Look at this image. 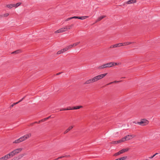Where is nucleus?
I'll use <instances>...</instances> for the list:
<instances>
[{
  "mask_svg": "<svg viewBox=\"0 0 160 160\" xmlns=\"http://www.w3.org/2000/svg\"><path fill=\"white\" fill-rule=\"evenodd\" d=\"M61 73V72H59V73H57L56 74V75H59Z\"/></svg>",
  "mask_w": 160,
  "mask_h": 160,
  "instance_id": "obj_48",
  "label": "nucleus"
},
{
  "mask_svg": "<svg viewBox=\"0 0 160 160\" xmlns=\"http://www.w3.org/2000/svg\"><path fill=\"white\" fill-rule=\"evenodd\" d=\"M131 137H132L131 135H128L124 137H125V138L126 141H127V140H130V139H131Z\"/></svg>",
  "mask_w": 160,
  "mask_h": 160,
  "instance_id": "obj_14",
  "label": "nucleus"
},
{
  "mask_svg": "<svg viewBox=\"0 0 160 160\" xmlns=\"http://www.w3.org/2000/svg\"><path fill=\"white\" fill-rule=\"evenodd\" d=\"M89 17V16H83V17H78V19H80L81 20H83L85 19L86 18H88Z\"/></svg>",
  "mask_w": 160,
  "mask_h": 160,
  "instance_id": "obj_19",
  "label": "nucleus"
},
{
  "mask_svg": "<svg viewBox=\"0 0 160 160\" xmlns=\"http://www.w3.org/2000/svg\"><path fill=\"white\" fill-rule=\"evenodd\" d=\"M71 110V108L70 107H69L67 108H63L60 109V111H65Z\"/></svg>",
  "mask_w": 160,
  "mask_h": 160,
  "instance_id": "obj_18",
  "label": "nucleus"
},
{
  "mask_svg": "<svg viewBox=\"0 0 160 160\" xmlns=\"http://www.w3.org/2000/svg\"><path fill=\"white\" fill-rule=\"evenodd\" d=\"M7 7L8 8H9L10 7V5H7Z\"/></svg>",
  "mask_w": 160,
  "mask_h": 160,
  "instance_id": "obj_49",
  "label": "nucleus"
},
{
  "mask_svg": "<svg viewBox=\"0 0 160 160\" xmlns=\"http://www.w3.org/2000/svg\"><path fill=\"white\" fill-rule=\"evenodd\" d=\"M22 148H20L14 150L11 152V156L12 157L15 154L21 152L22 150Z\"/></svg>",
  "mask_w": 160,
  "mask_h": 160,
  "instance_id": "obj_3",
  "label": "nucleus"
},
{
  "mask_svg": "<svg viewBox=\"0 0 160 160\" xmlns=\"http://www.w3.org/2000/svg\"><path fill=\"white\" fill-rule=\"evenodd\" d=\"M10 158V153L0 158V160H7Z\"/></svg>",
  "mask_w": 160,
  "mask_h": 160,
  "instance_id": "obj_5",
  "label": "nucleus"
},
{
  "mask_svg": "<svg viewBox=\"0 0 160 160\" xmlns=\"http://www.w3.org/2000/svg\"><path fill=\"white\" fill-rule=\"evenodd\" d=\"M34 123V124H35V123H38V122H33Z\"/></svg>",
  "mask_w": 160,
  "mask_h": 160,
  "instance_id": "obj_52",
  "label": "nucleus"
},
{
  "mask_svg": "<svg viewBox=\"0 0 160 160\" xmlns=\"http://www.w3.org/2000/svg\"><path fill=\"white\" fill-rule=\"evenodd\" d=\"M115 160H120L119 158L115 159Z\"/></svg>",
  "mask_w": 160,
  "mask_h": 160,
  "instance_id": "obj_54",
  "label": "nucleus"
},
{
  "mask_svg": "<svg viewBox=\"0 0 160 160\" xmlns=\"http://www.w3.org/2000/svg\"><path fill=\"white\" fill-rule=\"evenodd\" d=\"M68 48H67V47H66L65 48H63L62 49L63 50V51H64V52H65V51H67L68 50Z\"/></svg>",
  "mask_w": 160,
  "mask_h": 160,
  "instance_id": "obj_32",
  "label": "nucleus"
},
{
  "mask_svg": "<svg viewBox=\"0 0 160 160\" xmlns=\"http://www.w3.org/2000/svg\"><path fill=\"white\" fill-rule=\"evenodd\" d=\"M3 17V15H0V18H2Z\"/></svg>",
  "mask_w": 160,
  "mask_h": 160,
  "instance_id": "obj_47",
  "label": "nucleus"
},
{
  "mask_svg": "<svg viewBox=\"0 0 160 160\" xmlns=\"http://www.w3.org/2000/svg\"><path fill=\"white\" fill-rule=\"evenodd\" d=\"M50 117H51V116H49V117H47V118H45V119H46V120H47L49 118H50Z\"/></svg>",
  "mask_w": 160,
  "mask_h": 160,
  "instance_id": "obj_45",
  "label": "nucleus"
},
{
  "mask_svg": "<svg viewBox=\"0 0 160 160\" xmlns=\"http://www.w3.org/2000/svg\"><path fill=\"white\" fill-rule=\"evenodd\" d=\"M136 42H123L124 46H127L129 44L135 43Z\"/></svg>",
  "mask_w": 160,
  "mask_h": 160,
  "instance_id": "obj_10",
  "label": "nucleus"
},
{
  "mask_svg": "<svg viewBox=\"0 0 160 160\" xmlns=\"http://www.w3.org/2000/svg\"><path fill=\"white\" fill-rule=\"evenodd\" d=\"M107 73H104L103 74H100L97 76L92 78H91L88 80H87L84 84H89L91 83H93L94 82L97 81H98L100 80L105 76Z\"/></svg>",
  "mask_w": 160,
  "mask_h": 160,
  "instance_id": "obj_1",
  "label": "nucleus"
},
{
  "mask_svg": "<svg viewBox=\"0 0 160 160\" xmlns=\"http://www.w3.org/2000/svg\"><path fill=\"white\" fill-rule=\"evenodd\" d=\"M21 52V51L20 50H17L16 51H14L12 52L11 53V54H18L20 53Z\"/></svg>",
  "mask_w": 160,
  "mask_h": 160,
  "instance_id": "obj_16",
  "label": "nucleus"
},
{
  "mask_svg": "<svg viewBox=\"0 0 160 160\" xmlns=\"http://www.w3.org/2000/svg\"><path fill=\"white\" fill-rule=\"evenodd\" d=\"M121 82V81H114L113 82V83H116L118 82Z\"/></svg>",
  "mask_w": 160,
  "mask_h": 160,
  "instance_id": "obj_42",
  "label": "nucleus"
},
{
  "mask_svg": "<svg viewBox=\"0 0 160 160\" xmlns=\"http://www.w3.org/2000/svg\"><path fill=\"white\" fill-rule=\"evenodd\" d=\"M127 158V156H124L119 158L120 160H125Z\"/></svg>",
  "mask_w": 160,
  "mask_h": 160,
  "instance_id": "obj_24",
  "label": "nucleus"
},
{
  "mask_svg": "<svg viewBox=\"0 0 160 160\" xmlns=\"http://www.w3.org/2000/svg\"><path fill=\"white\" fill-rule=\"evenodd\" d=\"M45 121H46V120L45 118L42 119L40 120V121H41V122H44Z\"/></svg>",
  "mask_w": 160,
  "mask_h": 160,
  "instance_id": "obj_40",
  "label": "nucleus"
},
{
  "mask_svg": "<svg viewBox=\"0 0 160 160\" xmlns=\"http://www.w3.org/2000/svg\"><path fill=\"white\" fill-rule=\"evenodd\" d=\"M119 6H122V5H119Z\"/></svg>",
  "mask_w": 160,
  "mask_h": 160,
  "instance_id": "obj_56",
  "label": "nucleus"
},
{
  "mask_svg": "<svg viewBox=\"0 0 160 160\" xmlns=\"http://www.w3.org/2000/svg\"><path fill=\"white\" fill-rule=\"evenodd\" d=\"M82 108V106H76L71 108V110L79 109Z\"/></svg>",
  "mask_w": 160,
  "mask_h": 160,
  "instance_id": "obj_12",
  "label": "nucleus"
},
{
  "mask_svg": "<svg viewBox=\"0 0 160 160\" xmlns=\"http://www.w3.org/2000/svg\"><path fill=\"white\" fill-rule=\"evenodd\" d=\"M105 17V16H101V17H99L98 18V19L97 20L96 22H98L99 21H100V20H101L103 18Z\"/></svg>",
  "mask_w": 160,
  "mask_h": 160,
  "instance_id": "obj_20",
  "label": "nucleus"
},
{
  "mask_svg": "<svg viewBox=\"0 0 160 160\" xmlns=\"http://www.w3.org/2000/svg\"><path fill=\"white\" fill-rule=\"evenodd\" d=\"M73 128V126H70L69 127L68 129H67L64 132V134H66L69 131L71 130Z\"/></svg>",
  "mask_w": 160,
  "mask_h": 160,
  "instance_id": "obj_9",
  "label": "nucleus"
},
{
  "mask_svg": "<svg viewBox=\"0 0 160 160\" xmlns=\"http://www.w3.org/2000/svg\"><path fill=\"white\" fill-rule=\"evenodd\" d=\"M72 19V18H71H71H67L66 20H65V21H69L71 19Z\"/></svg>",
  "mask_w": 160,
  "mask_h": 160,
  "instance_id": "obj_39",
  "label": "nucleus"
},
{
  "mask_svg": "<svg viewBox=\"0 0 160 160\" xmlns=\"http://www.w3.org/2000/svg\"><path fill=\"white\" fill-rule=\"evenodd\" d=\"M20 158L19 156H18L14 158L11 160H18Z\"/></svg>",
  "mask_w": 160,
  "mask_h": 160,
  "instance_id": "obj_27",
  "label": "nucleus"
},
{
  "mask_svg": "<svg viewBox=\"0 0 160 160\" xmlns=\"http://www.w3.org/2000/svg\"><path fill=\"white\" fill-rule=\"evenodd\" d=\"M15 4H11V8H12L13 7H15L16 8Z\"/></svg>",
  "mask_w": 160,
  "mask_h": 160,
  "instance_id": "obj_36",
  "label": "nucleus"
},
{
  "mask_svg": "<svg viewBox=\"0 0 160 160\" xmlns=\"http://www.w3.org/2000/svg\"><path fill=\"white\" fill-rule=\"evenodd\" d=\"M149 123V121L146 119H141L140 122H137V123L142 126H146Z\"/></svg>",
  "mask_w": 160,
  "mask_h": 160,
  "instance_id": "obj_2",
  "label": "nucleus"
},
{
  "mask_svg": "<svg viewBox=\"0 0 160 160\" xmlns=\"http://www.w3.org/2000/svg\"><path fill=\"white\" fill-rule=\"evenodd\" d=\"M125 77H122L121 78H125Z\"/></svg>",
  "mask_w": 160,
  "mask_h": 160,
  "instance_id": "obj_55",
  "label": "nucleus"
},
{
  "mask_svg": "<svg viewBox=\"0 0 160 160\" xmlns=\"http://www.w3.org/2000/svg\"><path fill=\"white\" fill-rule=\"evenodd\" d=\"M24 98H25V97H23L18 102H17L14 103L13 104H12L11 105V107H13L14 105H15L17 104L19 102H21L22 100Z\"/></svg>",
  "mask_w": 160,
  "mask_h": 160,
  "instance_id": "obj_15",
  "label": "nucleus"
},
{
  "mask_svg": "<svg viewBox=\"0 0 160 160\" xmlns=\"http://www.w3.org/2000/svg\"><path fill=\"white\" fill-rule=\"evenodd\" d=\"M158 154V153H156L155 154H154V155H155V156H156V155H157Z\"/></svg>",
  "mask_w": 160,
  "mask_h": 160,
  "instance_id": "obj_53",
  "label": "nucleus"
},
{
  "mask_svg": "<svg viewBox=\"0 0 160 160\" xmlns=\"http://www.w3.org/2000/svg\"><path fill=\"white\" fill-rule=\"evenodd\" d=\"M64 51H63L62 49H61V50L58 51L57 52V54H60L62 53H63Z\"/></svg>",
  "mask_w": 160,
  "mask_h": 160,
  "instance_id": "obj_25",
  "label": "nucleus"
},
{
  "mask_svg": "<svg viewBox=\"0 0 160 160\" xmlns=\"http://www.w3.org/2000/svg\"><path fill=\"white\" fill-rule=\"evenodd\" d=\"M106 68H110L114 65H117V63L114 62H110L105 64Z\"/></svg>",
  "mask_w": 160,
  "mask_h": 160,
  "instance_id": "obj_6",
  "label": "nucleus"
},
{
  "mask_svg": "<svg viewBox=\"0 0 160 160\" xmlns=\"http://www.w3.org/2000/svg\"><path fill=\"white\" fill-rule=\"evenodd\" d=\"M41 122V121H40V120H39L38 122V124H39V123H40Z\"/></svg>",
  "mask_w": 160,
  "mask_h": 160,
  "instance_id": "obj_51",
  "label": "nucleus"
},
{
  "mask_svg": "<svg viewBox=\"0 0 160 160\" xmlns=\"http://www.w3.org/2000/svg\"><path fill=\"white\" fill-rule=\"evenodd\" d=\"M2 15H3V17H7L9 15V14L8 13H7L4 14Z\"/></svg>",
  "mask_w": 160,
  "mask_h": 160,
  "instance_id": "obj_33",
  "label": "nucleus"
},
{
  "mask_svg": "<svg viewBox=\"0 0 160 160\" xmlns=\"http://www.w3.org/2000/svg\"><path fill=\"white\" fill-rule=\"evenodd\" d=\"M155 156V155H154L153 156H151V157H149V158H150V159H152V158H153Z\"/></svg>",
  "mask_w": 160,
  "mask_h": 160,
  "instance_id": "obj_43",
  "label": "nucleus"
},
{
  "mask_svg": "<svg viewBox=\"0 0 160 160\" xmlns=\"http://www.w3.org/2000/svg\"><path fill=\"white\" fill-rule=\"evenodd\" d=\"M74 24H72L71 25L66 26V28H67V30L69 29H71L72 28Z\"/></svg>",
  "mask_w": 160,
  "mask_h": 160,
  "instance_id": "obj_13",
  "label": "nucleus"
},
{
  "mask_svg": "<svg viewBox=\"0 0 160 160\" xmlns=\"http://www.w3.org/2000/svg\"><path fill=\"white\" fill-rule=\"evenodd\" d=\"M72 19H78V17L77 16H74L72 17Z\"/></svg>",
  "mask_w": 160,
  "mask_h": 160,
  "instance_id": "obj_37",
  "label": "nucleus"
},
{
  "mask_svg": "<svg viewBox=\"0 0 160 160\" xmlns=\"http://www.w3.org/2000/svg\"><path fill=\"white\" fill-rule=\"evenodd\" d=\"M129 150V148L123 149L119 151L120 153L121 154L125 152L128 151Z\"/></svg>",
  "mask_w": 160,
  "mask_h": 160,
  "instance_id": "obj_7",
  "label": "nucleus"
},
{
  "mask_svg": "<svg viewBox=\"0 0 160 160\" xmlns=\"http://www.w3.org/2000/svg\"><path fill=\"white\" fill-rule=\"evenodd\" d=\"M22 142V141L19 138V139L15 140L14 141L13 143H19L21 142Z\"/></svg>",
  "mask_w": 160,
  "mask_h": 160,
  "instance_id": "obj_17",
  "label": "nucleus"
},
{
  "mask_svg": "<svg viewBox=\"0 0 160 160\" xmlns=\"http://www.w3.org/2000/svg\"><path fill=\"white\" fill-rule=\"evenodd\" d=\"M73 47V46H72V45H70L68 46L67 47L68 48V49H69L70 48H72Z\"/></svg>",
  "mask_w": 160,
  "mask_h": 160,
  "instance_id": "obj_35",
  "label": "nucleus"
},
{
  "mask_svg": "<svg viewBox=\"0 0 160 160\" xmlns=\"http://www.w3.org/2000/svg\"><path fill=\"white\" fill-rule=\"evenodd\" d=\"M118 44L119 45V47H120V46H124L123 43H118Z\"/></svg>",
  "mask_w": 160,
  "mask_h": 160,
  "instance_id": "obj_34",
  "label": "nucleus"
},
{
  "mask_svg": "<svg viewBox=\"0 0 160 160\" xmlns=\"http://www.w3.org/2000/svg\"><path fill=\"white\" fill-rule=\"evenodd\" d=\"M126 141V140L125 138V137H124L121 138L120 140H119V143H121V142H124Z\"/></svg>",
  "mask_w": 160,
  "mask_h": 160,
  "instance_id": "obj_23",
  "label": "nucleus"
},
{
  "mask_svg": "<svg viewBox=\"0 0 160 160\" xmlns=\"http://www.w3.org/2000/svg\"><path fill=\"white\" fill-rule=\"evenodd\" d=\"M114 47L115 48H117V47H119V45H118V43H117V44H114Z\"/></svg>",
  "mask_w": 160,
  "mask_h": 160,
  "instance_id": "obj_38",
  "label": "nucleus"
},
{
  "mask_svg": "<svg viewBox=\"0 0 160 160\" xmlns=\"http://www.w3.org/2000/svg\"><path fill=\"white\" fill-rule=\"evenodd\" d=\"M34 123H32L30 124V125L31 126H33L34 125Z\"/></svg>",
  "mask_w": 160,
  "mask_h": 160,
  "instance_id": "obj_50",
  "label": "nucleus"
},
{
  "mask_svg": "<svg viewBox=\"0 0 160 160\" xmlns=\"http://www.w3.org/2000/svg\"><path fill=\"white\" fill-rule=\"evenodd\" d=\"M112 83H113V82H110L109 83H108V84H107L106 85H109L111 84H112Z\"/></svg>",
  "mask_w": 160,
  "mask_h": 160,
  "instance_id": "obj_44",
  "label": "nucleus"
},
{
  "mask_svg": "<svg viewBox=\"0 0 160 160\" xmlns=\"http://www.w3.org/2000/svg\"><path fill=\"white\" fill-rule=\"evenodd\" d=\"M31 136V135L30 134H27L22 137H21L19 138L22 141V142L25 140L27 139L28 138H29V137Z\"/></svg>",
  "mask_w": 160,
  "mask_h": 160,
  "instance_id": "obj_4",
  "label": "nucleus"
},
{
  "mask_svg": "<svg viewBox=\"0 0 160 160\" xmlns=\"http://www.w3.org/2000/svg\"><path fill=\"white\" fill-rule=\"evenodd\" d=\"M70 155H68V156H62L60 157H58V158L56 159V160H58L59 159L61 158H68V157H70Z\"/></svg>",
  "mask_w": 160,
  "mask_h": 160,
  "instance_id": "obj_21",
  "label": "nucleus"
},
{
  "mask_svg": "<svg viewBox=\"0 0 160 160\" xmlns=\"http://www.w3.org/2000/svg\"><path fill=\"white\" fill-rule=\"evenodd\" d=\"M121 153H120V152L119 151L118 152L116 153H115V154H114L113 155V156H117L118 155L120 154Z\"/></svg>",
  "mask_w": 160,
  "mask_h": 160,
  "instance_id": "obj_30",
  "label": "nucleus"
},
{
  "mask_svg": "<svg viewBox=\"0 0 160 160\" xmlns=\"http://www.w3.org/2000/svg\"><path fill=\"white\" fill-rule=\"evenodd\" d=\"M119 143V140H118L116 141H112L111 142V143L112 144H115L118 143Z\"/></svg>",
  "mask_w": 160,
  "mask_h": 160,
  "instance_id": "obj_26",
  "label": "nucleus"
},
{
  "mask_svg": "<svg viewBox=\"0 0 160 160\" xmlns=\"http://www.w3.org/2000/svg\"><path fill=\"white\" fill-rule=\"evenodd\" d=\"M136 0H130L127 1L125 3L127 4H130L131 3H136Z\"/></svg>",
  "mask_w": 160,
  "mask_h": 160,
  "instance_id": "obj_8",
  "label": "nucleus"
},
{
  "mask_svg": "<svg viewBox=\"0 0 160 160\" xmlns=\"http://www.w3.org/2000/svg\"><path fill=\"white\" fill-rule=\"evenodd\" d=\"M55 33H60V32H62V31H61V28L55 31Z\"/></svg>",
  "mask_w": 160,
  "mask_h": 160,
  "instance_id": "obj_28",
  "label": "nucleus"
},
{
  "mask_svg": "<svg viewBox=\"0 0 160 160\" xmlns=\"http://www.w3.org/2000/svg\"><path fill=\"white\" fill-rule=\"evenodd\" d=\"M50 117H51V116H49V117H47V118H45V119H46V120H47L49 118H50Z\"/></svg>",
  "mask_w": 160,
  "mask_h": 160,
  "instance_id": "obj_46",
  "label": "nucleus"
},
{
  "mask_svg": "<svg viewBox=\"0 0 160 160\" xmlns=\"http://www.w3.org/2000/svg\"><path fill=\"white\" fill-rule=\"evenodd\" d=\"M106 68V67L105 64H103L100 66H99L98 67V69L99 70H101L102 69L104 68Z\"/></svg>",
  "mask_w": 160,
  "mask_h": 160,
  "instance_id": "obj_11",
  "label": "nucleus"
},
{
  "mask_svg": "<svg viewBox=\"0 0 160 160\" xmlns=\"http://www.w3.org/2000/svg\"><path fill=\"white\" fill-rule=\"evenodd\" d=\"M62 32H64L67 31V28H66V27L62 28H61Z\"/></svg>",
  "mask_w": 160,
  "mask_h": 160,
  "instance_id": "obj_22",
  "label": "nucleus"
},
{
  "mask_svg": "<svg viewBox=\"0 0 160 160\" xmlns=\"http://www.w3.org/2000/svg\"><path fill=\"white\" fill-rule=\"evenodd\" d=\"M21 4V2H18L16 4H15V6H16V8H17V7L20 6Z\"/></svg>",
  "mask_w": 160,
  "mask_h": 160,
  "instance_id": "obj_29",
  "label": "nucleus"
},
{
  "mask_svg": "<svg viewBox=\"0 0 160 160\" xmlns=\"http://www.w3.org/2000/svg\"><path fill=\"white\" fill-rule=\"evenodd\" d=\"M115 48L114 45H111L109 48Z\"/></svg>",
  "mask_w": 160,
  "mask_h": 160,
  "instance_id": "obj_41",
  "label": "nucleus"
},
{
  "mask_svg": "<svg viewBox=\"0 0 160 160\" xmlns=\"http://www.w3.org/2000/svg\"><path fill=\"white\" fill-rule=\"evenodd\" d=\"M80 43V42H77L74 43L72 45L73 46H76L77 45H78Z\"/></svg>",
  "mask_w": 160,
  "mask_h": 160,
  "instance_id": "obj_31",
  "label": "nucleus"
}]
</instances>
